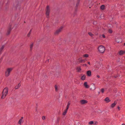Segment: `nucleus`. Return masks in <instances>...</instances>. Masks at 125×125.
<instances>
[{"mask_svg": "<svg viewBox=\"0 0 125 125\" xmlns=\"http://www.w3.org/2000/svg\"><path fill=\"white\" fill-rule=\"evenodd\" d=\"M99 51L101 53H103L105 50V48L104 46L102 45L100 46L99 48Z\"/></svg>", "mask_w": 125, "mask_h": 125, "instance_id": "nucleus-4", "label": "nucleus"}, {"mask_svg": "<svg viewBox=\"0 0 125 125\" xmlns=\"http://www.w3.org/2000/svg\"><path fill=\"white\" fill-rule=\"evenodd\" d=\"M67 110L66 109L65 110L63 113V115H65L67 112Z\"/></svg>", "mask_w": 125, "mask_h": 125, "instance_id": "nucleus-21", "label": "nucleus"}, {"mask_svg": "<svg viewBox=\"0 0 125 125\" xmlns=\"http://www.w3.org/2000/svg\"><path fill=\"white\" fill-rule=\"evenodd\" d=\"M104 101H106L107 103L109 102L110 101V100L108 97L106 98L105 99Z\"/></svg>", "mask_w": 125, "mask_h": 125, "instance_id": "nucleus-15", "label": "nucleus"}, {"mask_svg": "<svg viewBox=\"0 0 125 125\" xmlns=\"http://www.w3.org/2000/svg\"><path fill=\"white\" fill-rule=\"evenodd\" d=\"M94 124V122L93 121H91L89 122V124L90 125H92Z\"/></svg>", "mask_w": 125, "mask_h": 125, "instance_id": "nucleus-26", "label": "nucleus"}, {"mask_svg": "<svg viewBox=\"0 0 125 125\" xmlns=\"http://www.w3.org/2000/svg\"><path fill=\"white\" fill-rule=\"evenodd\" d=\"M80 102L81 104H82L87 103L88 102L87 100H82L80 101Z\"/></svg>", "mask_w": 125, "mask_h": 125, "instance_id": "nucleus-8", "label": "nucleus"}, {"mask_svg": "<svg viewBox=\"0 0 125 125\" xmlns=\"http://www.w3.org/2000/svg\"><path fill=\"white\" fill-rule=\"evenodd\" d=\"M88 34L91 37H93L94 35V34L92 33L91 32H89L88 33Z\"/></svg>", "mask_w": 125, "mask_h": 125, "instance_id": "nucleus-23", "label": "nucleus"}, {"mask_svg": "<svg viewBox=\"0 0 125 125\" xmlns=\"http://www.w3.org/2000/svg\"><path fill=\"white\" fill-rule=\"evenodd\" d=\"M88 63L89 64H90V62H88Z\"/></svg>", "mask_w": 125, "mask_h": 125, "instance_id": "nucleus-38", "label": "nucleus"}, {"mask_svg": "<svg viewBox=\"0 0 125 125\" xmlns=\"http://www.w3.org/2000/svg\"><path fill=\"white\" fill-rule=\"evenodd\" d=\"M95 89V87L94 86V89Z\"/></svg>", "mask_w": 125, "mask_h": 125, "instance_id": "nucleus-44", "label": "nucleus"}, {"mask_svg": "<svg viewBox=\"0 0 125 125\" xmlns=\"http://www.w3.org/2000/svg\"><path fill=\"white\" fill-rule=\"evenodd\" d=\"M86 79V76L85 75H83L81 77V79L82 80H85Z\"/></svg>", "mask_w": 125, "mask_h": 125, "instance_id": "nucleus-16", "label": "nucleus"}, {"mask_svg": "<svg viewBox=\"0 0 125 125\" xmlns=\"http://www.w3.org/2000/svg\"><path fill=\"white\" fill-rule=\"evenodd\" d=\"M108 32L109 33H112L113 32V31L112 30L110 29L108 30Z\"/></svg>", "mask_w": 125, "mask_h": 125, "instance_id": "nucleus-27", "label": "nucleus"}, {"mask_svg": "<svg viewBox=\"0 0 125 125\" xmlns=\"http://www.w3.org/2000/svg\"><path fill=\"white\" fill-rule=\"evenodd\" d=\"M31 30H30L29 32L28 33V34L27 35V36L28 37H29L30 36V34H31Z\"/></svg>", "mask_w": 125, "mask_h": 125, "instance_id": "nucleus-24", "label": "nucleus"}, {"mask_svg": "<svg viewBox=\"0 0 125 125\" xmlns=\"http://www.w3.org/2000/svg\"><path fill=\"white\" fill-rule=\"evenodd\" d=\"M125 53V51L120 50L118 52L119 54L120 55H123Z\"/></svg>", "mask_w": 125, "mask_h": 125, "instance_id": "nucleus-7", "label": "nucleus"}, {"mask_svg": "<svg viewBox=\"0 0 125 125\" xmlns=\"http://www.w3.org/2000/svg\"><path fill=\"white\" fill-rule=\"evenodd\" d=\"M96 123H97V122H95V124H94L96 125Z\"/></svg>", "mask_w": 125, "mask_h": 125, "instance_id": "nucleus-40", "label": "nucleus"}, {"mask_svg": "<svg viewBox=\"0 0 125 125\" xmlns=\"http://www.w3.org/2000/svg\"><path fill=\"white\" fill-rule=\"evenodd\" d=\"M84 86L86 88H89V86L87 84V83L86 82H85L84 84Z\"/></svg>", "mask_w": 125, "mask_h": 125, "instance_id": "nucleus-10", "label": "nucleus"}, {"mask_svg": "<svg viewBox=\"0 0 125 125\" xmlns=\"http://www.w3.org/2000/svg\"><path fill=\"white\" fill-rule=\"evenodd\" d=\"M83 56L85 57H88L89 55L88 54H85Z\"/></svg>", "mask_w": 125, "mask_h": 125, "instance_id": "nucleus-29", "label": "nucleus"}, {"mask_svg": "<svg viewBox=\"0 0 125 125\" xmlns=\"http://www.w3.org/2000/svg\"><path fill=\"white\" fill-rule=\"evenodd\" d=\"M117 108L119 110H120V108L119 106H118L117 107Z\"/></svg>", "mask_w": 125, "mask_h": 125, "instance_id": "nucleus-35", "label": "nucleus"}, {"mask_svg": "<svg viewBox=\"0 0 125 125\" xmlns=\"http://www.w3.org/2000/svg\"><path fill=\"white\" fill-rule=\"evenodd\" d=\"M55 90L56 91H57L58 90V87L56 85H55Z\"/></svg>", "mask_w": 125, "mask_h": 125, "instance_id": "nucleus-25", "label": "nucleus"}, {"mask_svg": "<svg viewBox=\"0 0 125 125\" xmlns=\"http://www.w3.org/2000/svg\"><path fill=\"white\" fill-rule=\"evenodd\" d=\"M97 77H98V78H100V76H99V75H97Z\"/></svg>", "mask_w": 125, "mask_h": 125, "instance_id": "nucleus-37", "label": "nucleus"}, {"mask_svg": "<svg viewBox=\"0 0 125 125\" xmlns=\"http://www.w3.org/2000/svg\"><path fill=\"white\" fill-rule=\"evenodd\" d=\"M90 89H91V90H92V88H90Z\"/></svg>", "mask_w": 125, "mask_h": 125, "instance_id": "nucleus-46", "label": "nucleus"}, {"mask_svg": "<svg viewBox=\"0 0 125 125\" xmlns=\"http://www.w3.org/2000/svg\"><path fill=\"white\" fill-rule=\"evenodd\" d=\"M101 91L102 93H103L104 91V88H102L101 90Z\"/></svg>", "mask_w": 125, "mask_h": 125, "instance_id": "nucleus-32", "label": "nucleus"}, {"mask_svg": "<svg viewBox=\"0 0 125 125\" xmlns=\"http://www.w3.org/2000/svg\"><path fill=\"white\" fill-rule=\"evenodd\" d=\"M87 65L86 64H83V66H87Z\"/></svg>", "mask_w": 125, "mask_h": 125, "instance_id": "nucleus-34", "label": "nucleus"}, {"mask_svg": "<svg viewBox=\"0 0 125 125\" xmlns=\"http://www.w3.org/2000/svg\"><path fill=\"white\" fill-rule=\"evenodd\" d=\"M21 86V84L19 83L15 87V89H19Z\"/></svg>", "mask_w": 125, "mask_h": 125, "instance_id": "nucleus-13", "label": "nucleus"}, {"mask_svg": "<svg viewBox=\"0 0 125 125\" xmlns=\"http://www.w3.org/2000/svg\"><path fill=\"white\" fill-rule=\"evenodd\" d=\"M91 72L89 70L87 72V74L89 76H91Z\"/></svg>", "mask_w": 125, "mask_h": 125, "instance_id": "nucleus-12", "label": "nucleus"}, {"mask_svg": "<svg viewBox=\"0 0 125 125\" xmlns=\"http://www.w3.org/2000/svg\"><path fill=\"white\" fill-rule=\"evenodd\" d=\"M12 24L11 23H10L9 24V26L8 27L7 35H8L10 34V32L12 29L13 28H11Z\"/></svg>", "mask_w": 125, "mask_h": 125, "instance_id": "nucleus-3", "label": "nucleus"}, {"mask_svg": "<svg viewBox=\"0 0 125 125\" xmlns=\"http://www.w3.org/2000/svg\"><path fill=\"white\" fill-rule=\"evenodd\" d=\"M33 43H32L31 45H30V48L31 50L32 49L33 46Z\"/></svg>", "mask_w": 125, "mask_h": 125, "instance_id": "nucleus-30", "label": "nucleus"}, {"mask_svg": "<svg viewBox=\"0 0 125 125\" xmlns=\"http://www.w3.org/2000/svg\"><path fill=\"white\" fill-rule=\"evenodd\" d=\"M4 48V46L3 45L0 48V54H1Z\"/></svg>", "mask_w": 125, "mask_h": 125, "instance_id": "nucleus-18", "label": "nucleus"}, {"mask_svg": "<svg viewBox=\"0 0 125 125\" xmlns=\"http://www.w3.org/2000/svg\"><path fill=\"white\" fill-rule=\"evenodd\" d=\"M115 77V78H116V77H116V76H115V77Z\"/></svg>", "mask_w": 125, "mask_h": 125, "instance_id": "nucleus-43", "label": "nucleus"}, {"mask_svg": "<svg viewBox=\"0 0 125 125\" xmlns=\"http://www.w3.org/2000/svg\"><path fill=\"white\" fill-rule=\"evenodd\" d=\"M13 68H9L7 69L5 72V76L7 77L10 75V73L12 70Z\"/></svg>", "mask_w": 125, "mask_h": 125, "instance_id": "nucleus-2", "label": "nucleus"}, {"mask_svg": "<svg viewBox=\"0 0 125 125\" xmlns=\"http://www.w3.org/2000/svg\"><path fill=\"white\" fill-rule=\"evenodd\" d=\"M116 41L118 43H119L120 42L118 41H117V39L116 40Z\"/></svg>", "mask_w": 125, "mask_h": 125, "instance_id": "nucleus-36", "label": "nucleus"}, {"mask_svg": "<svg viewBox=\"0 0 125 125\" xmlns=\"http://www.w3.org/2000/svg\"><path fill=\"white\" fill-rule=\"evenodd\" d=\"M105 8V6L104 5H102L101 6L100 8L101 9L103 10Z\"/></svg>", "mask_w": 125, "mask_h": 125, "instance_id": "nucleus-22", "label": "nucleus"}, {"mask_svg": "<svg viewBox=\"0 0 125 125\" xmlns=\"http://www.w3.org/2000/svg\"><path fill=\"white\" fill-rule=\"evenodd\" d=\"M78 60H79V61L80 62H84L85 61V60L81 59L80 58H79Z\"/></svg>", "mask_w": 125, "mask_h": 125, "instance_id": "nucleus-20", "label": "nucleus"}, {"mask_svg": "<svg viewBox=\"0 0 125 125\" xmlns=\"http://www.w3.org/2000/svg\"><path fill=\"white\" fill-rule=\"evenodd\" d=\"M70 104V102H68V103L67 105V107H66V110H68V109L69 108V107Z\"/></svg>", "mask_w": 125, "mask_h": 125, "instance_id": "nucleus-17", "label": "nucleus"}, {"mask_svg": "<svg viewBox=\"0 0 125 125\" xmlns=\"http://www.w3.org/2000/svg\"><path fill=\"white\" fill-rule=\"evenodd\" d=\"M42 119L43 120H44L45 119V116H43L42 117Z\"/></svg>", "mask_w": 125, "mask_h": 125, "instance_id": "nucleus-33", "label": "nucleus"}, {"mask_svg": "<svg viewBox=\"0 0 125 125\" xmlns=\"http://www.w3.org/2000/svg\"><path fill=\"white\" fill-rule=\"evenodd\" d=\"M76 70L77 71V72H80V71L81 70V68L80 66H78L77 67Z\"/></svg>", "mask_w": 125, "mask_h": 125, "instance_id": "nucleus-11", "label": "nucleus"}, {"mask_svg": "<svg viewBox=\"0 0 125 125\" xmlns=\"http://www.w3.org/2000/svg\"><path fill=\"white\" fill-rule=\"evenodd\" d=\"M1 60H0V63H1Z\"/></svg>", "mask_w": 125, "mask_h": 125, "instance_id": "nucleus-42", "label": "nucleus"}, {"mask_svg": "<svg viewBox=\"0 0 125 125\" xmlns=\"http://www.w3.org/2000/svg\"><path fill=\"white\" fill-rule=\"evenodd\" d=\"M122 125H125V124H122Z\"/></svg>", "mask_w": 125, "mask_h": 125, "instance_id": "nucleus-41", "label": "nucleus"}, {"mask_svg": "<svg viewBox=\"0 0 125 125\" xmlns=\"http://www.w3.org/2000/svg\"><path fill=\"white\" fill-rule=\"evenodd\" d=\"M21 121H22L21 119H20L18 122V123L20 125H21Z\"/></svg>", "mask_w": 125, "mask_h": 125, "instance_id": "nucleus-28", "label": "nucleus"}, {"mask_svg": "<svg viewBox=\"0 0 125 125\" xmlns=\"http://www.w3.org/2000/svg\"><path fill=\"white\" fill-rule=\"evenodd\" d=\"M23 117H21V120H22V119H23Z\"/></svg>", "mask_w": 125, "mask_h": 125, "instance_id": "nucleus-39", "label": "nucleus"}, {"mask_svg": "<svg viewBox=\"0 0 125 125\" xmlns=\"http://www.w3.org/2000/svg\"><path fill=\"white\" fill-rule=\"evenodd\" d=\"M60 118L59 117H58L57 118V119L56 121V123L57 124L59 123Z\"/></svg>", "mask_w": 125, "mask_h": 125, "instance_id": "nucleus-19", "label": "nucleus"}, {"mask_svg": "<svg viewBox=\"0 0 125 125\" xmlns=\"http://www.w3.org/2000/svg\"><path fill=\"white\" fill-rule=\"evenodd\" d=\"M80 0H77V3L76 7V9H75V10L76 11V9H77V7H78V6L79 5V2H80Z\"/></svg>", "mask_w": 125, "mask_h": 125, "instance_id": "nucleus-14", "label": "nucleus"}, {"mask_svg": "<svg viewBox=\"0 0 125 125\" xmlns=\"http://www.w3.org/2000/svg\"><path fill=\"white\" fill-rule=\"evenodd\" d=\"M124 45L125 46V42L124 43Z\"/></svg>", "mask_w": 125, "mask_h": 125, "instance_id": "nucleus-45", "label": "nucleus"}, {"mask_svg": "<svg viewBox=\"0 0 125 125\" xmlns=\"http://www.w3.org/2000/svg\"><path fill=\"white\" fill-rule=\"evenodd\" d=\"M8 91V89L7 87H6L3 89L2 93V95L1 97V98L2 99L4 98L6 95L7 94Z\"/></svg>", "mask_w": 125, "mask_h": 125, "instance_id": "nucleus-1", "label": "nucleus"}, {"mask_svg": "<svg viewBox=\"0 0 125 125\" xmlns=\"http://www.w3.org/2000/svg\"><path fill=\"white\" fill-rule=\"evenodd\" d=\"M117 104V102L116 101H115L111 105V107L112 108H114Z\"/></svg>", "mask_w": 125, "mask_h": 125, "instance_id": "nucleus-9", "label": "nucleus"}, {"mask_svg": "<svg viewBox=\"0 0 125 125\" xmlns=\"http://www.w3.org/2000/svg\"><path fill=\"white\" fill-rule=\"evenodd\" d=\"M50 12V9L49 6H47L46 9V14L47 16V17L48 18Z\"/></svg>", "mask_w": 125, "mask_h": 125, "instance_id": "nucleus-5", "label": "nucleus"}, {"mask_svg": "<svg viewBox=\"0 0 125 125\" xmlns=\"http://www.w3.org/2000/svg\"><path fill=\"white\" fill-rule=\"evenodd\" d=\"M101 37L102 38L103 37L104 38H105V36L104 34H103L101 35Z\"/></svg>", "mask_w": 125, "mask_h": 125, "instance_id": "nucleus-31", "label": "nucleus"}, {"mask_svg": "<svg viewBox=\"0 0 125 125\" xmlns=\"http://www.w3.org/2000/svg\"><path fill=\"white\" fill-rule=\"evenodd\" d=\"M63 28L62 26L59 29L57 30L54 34L55 35L58 34L61 31Z\"/></svg>", "mask_w": 125, "mask_h": 125, "instance_id": "nucleus-6", "label": "nucleus"}]
</instances>
